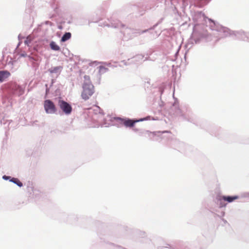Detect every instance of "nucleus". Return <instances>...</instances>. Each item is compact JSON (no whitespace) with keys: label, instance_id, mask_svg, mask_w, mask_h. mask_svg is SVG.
Wrapping results in <instances>:
<instances>
[{"label":"nucleus","instance_id":"nucleus-12","mask_svg":"<svg viewBox=\"0 0 249 249\" xmlns=\"http://www.w3.org/2000/svg\"><path fill=\"white\" fill-rule=\"evenodd\" d=\"M105 26L114 28H120L121 27L124 28V25L119 20L117 19L114 20L112 19L109 20V23H106Z\"/></svg>","mask_w":249,"mask_h":249},{"label":"nucleus","instance_id":"nucleus-43","mask_svg":"<svg viewBox=\"0 0 249 249\" xmlns=\"http://www.w3.org/2000/svg\"><path fill=\"white\" fill-rule=\"evenodd\" d=\"M155 7L154 6H153L152 7H151V6H149L148 5H146L145 7V8L146 9H151L152 8H154Z\"/></svg>","mask_w":249,"mask_h":249},{"label":"nucleus","instance_id":"nucleus-1","mask_svg":"<svg viewBox=\"0 0 249 249\" xmlns=\"http://www.w3.org/2000/svg\"><path fill=\"white\" fill-rule=\"evenodd\" d=\"M196 16L197 18H202L204 19L207 18L209 21V26L211 30L215 31L213 35L208 34L201 31H197L193 29V32L188 41L185 45V48L188 49L184 54V58L186 60V54L188 50L194 44H199L203 42L214 41L216 42L221 38L226 37L230 36H233L235 38L239 40L247 42L249 32H245L243 30L232 31L229 28L224 27L218 22L208 18L205 14L202 11H197L196 13Z\"/></svg>","mask_w":249,"mask_h":249},{"label":"nucleus","instance_id":"nucleus-46","mask_svg":"<svg viewBox=\"0 0 249 249\" xmlns=\"http://www.w3.org/2000/svg\"><path fill=\"white\" fill-rule=\"evenodd\" d=\"M140 130V129L136 128H134L133 129V130L134 132H138V133L139 132V130Z\"/></svg>","mask_w":249,"mask_h":249},{"label":"nucleus","instance_id":"nucleus-45","mask_svg":"<svg viewBox=\"0 0 249 249\" xmlns=\"http://www.w3.org/2000/svg\"><path fill=\"white\" fill-rule=\"evenodd\" d=\"M121 63H123L124 65L125 66H127L129 65V63H128L125 60H122L121 61Z\"/></svg>","mask_w":249,"mask_h":249},{"label":"nucleus","instance_id":"nucleus-59","mask_svg":"<svg viewBox=\"0 0 249 249\" xmlns=\"http://www.w3.org/2000/svg\"><path fill=\"white\" fill-rule=\"evenodd\" d=\"M111 67H115L116 66H114V65H112Z\"/></svg>","mask_w":249,"mask_h":249},{"label":"nucleus","instance_id":"nucleus-32","mask_svg":"<svg viewBox=\"0 0 249 249\" xmlns=\"http://www.w3.org/2000/svg\"><path fill=\"white\" fill-rule=\"evenodd\" d=\"M14 177L9 176L3 175L2 177V179L5 180H8L11 182L13 180Z\"/></svg>","mask_w":249,"mask_h":249},{"label":"nucleus","instance_id":"nucleus-21","mask_svg":"<svg viewBox=\"0 0 249 249\" xmlns=\"http://www.w3.org/2000/svg\"><path fill=\"white\" fill-rule=\"evenodd\" d=\"M223 200L224 201H227L228 203H231L235 200L240 198V196L237 195L234 196H222Z\"/></svg>","mask_w":249,"mask_h":249},{"label":"nucleus","instance_id":"nucleus-30","mask_svg":"<svg viewBox=\"0 0 249 249\" xmlns=\"http://www.w3.org/2000/svg\"><path fill=\"white\" fill-rule=\"evenodd\" d=\"M96 109H94L95 114L99 113L103 115L104 114V111L102 109H101L99 107L96 106Z\"/></svg>","mask_w":249,"mask_h":249},{"label":"nucleus","instance_id":"nucleus-11","mask_svg":"<svg viewBox=\"0 0 249 249\" xmlns=\"http://www.w3.org/2000/svg\"><path fill=\"white\" fill-rule=\"evenodd\" d=\"M27 191L30 195V196L35 199H38L41 196V194L39 191L35 189L32 186H27Z\"/></svg>","mask_w":249,"mask_h":249},{"label":"nucleus","instance_id":"nucleus-19","mask_svg":"<svg viewBox=\"0 0 249 249\" xmlns=\"http://www.w3.org/2000/svg\"><path fill=\"white\" fill-rule=\"evenodd\" d=\"M63 67L61 66L56 67H52L48 69V71L51 73H55L56 75H59L62 71Z\"/></svg>","mask_w":249,"mask_h":249},{"label":"nucleus","instance_id":"nucleus-35","mask_svg":"<svg viewBox=\"0 0 249 249\" xmlns=\"http://www.w3.org/2000/svg\"><path fill=\"white\" fill-rule=\"evenodd\" d=\"M32 40L31 39H29L28 38H26L24 41V43L27 46H29V44L31 43Z\"/></svg>","mask_w":249,"mask_h":249},{"label":"nucleus","instance_id":"nucleus-8","mask_svg":"<svg viewBox=\"0 0 249 249\" xmlns=\"http://www.w3.org/2000/svg\"><path fill=\"white\" fill-rule=\"evenodd\" d=\"M142 31L127 27L123 30H121V32L127 39H130L133 36L141 35L142 34H140V32H141Z\"/></svg>","mask_w":249,"mask_h":249},{"label":"nucleus","instance_id":"nucleus-18","mask_svg":"<svg viewBox=\"0 0 249 249\" xmlns=\"http://www.w3.org/2000/svg\"><path fill=\"white\" fill-rule=\"evenodd\" d=\"M10 75V72L7 70L0 71V82L4 81Z\"/></svg>","mask_w":249,"mask_h":249},{"label":"nucleus","instance_id":"nucleus-36","mask_svg":"<svg viewBox=\"0 0 249 249\" xmlns=\"http://www.w3.org/2000/svg\"><path fill=\"white\" fill-rule=\"evenodd\" d=\"M45 86L46 88V90H45L46 95H48L49 93L50 88L48 87V84H45Z\"/></svg>","mask_w":249,"mask_h":249},{"label":"nucleus","instance_id":"nucleus-20","mask_svg":"<svg viewBox=\"0 0 249 249\" xmlns=\"http://www.w3.org/2000/svg\"><path fill=\"white\" fill-rule=\"evenodd\" d=\"M211 0H195V6L198 8H202L206 5Z\"/></svg>","mask_w":249,"mask_h":249},{"label":"nucleus","instance_id":"nucleus-9","mask_svg":"<svg viewBox=\"0 0 249 249\" xmlns=\"http://www.w3.org/2000/svg\"><path fill=\"white\" fill-rule=\"evenodd\" d=\"M57 0H53V1L51 3V6L53 10L54 13H50L48 15V18L52 19L56 17L57 15L59 14L58 5Z\"/></svg>","mask_w":249,"mask_h":249},{"label":"nucleus","instance_id":"nucleus-15","mask_svg":"<svg viewBox=\"0 0 249 249\" xmlns=\"http://www.w3.org/2000/svg\"><path fill=\"white\" fill-rule=\"evenodd\" d=\"M214 202L216 203L219 208H224L226 206L227 204L223 200L222 196H217L213 200Z\"/></svg>","mask_w":249,"mask_h":249},{"label":"nucleus","instance_id":"nucleus-54","mask_svg":"<svg viewBox=\"0 0 249 249\" xmlns=\"http://www.w3.org/2000/svg\"><path fill=\"white\" fill-rule=\"evenodd\" d=\"M160 107H162L163 106V102L162 101H161V104H160Z\"/></svg>","mask_w":249,"mask_h":249},{"label":"nucleus","instance_id":"nucleus-42","mask_svg":"<svg viewBox=\"0 0 249 249\" xmlns=\"http://www.w3.org/2000/svg\"><path fill=\"white\" fill-rule=\"evenodd\" d=\"M20 56H21V57H26V56L27 57L28 55L26 54V53L24 52L23 53H20Z\"/></svg>","mask_w":249,"mask_h":249},{"label":"nucleus","instance_id":"nucleus-22","mask_svg":"<svg viewBox=\"0 0 249 249\" xmlns=\"http://www.w3.org/2000/svg\"><path fill=\"white\" fill-rule=\"evenodd\" d=\"M170 144L171 146L173 148H175L177 146H178V145H181L184 147L186 146V144L184 142H180L177 139H172Z\"/></svg>","mask_w":249,"mask_h":249},{"label":"nucleus","instance_id":"nucleus-56","mask_svg":"<svg viewBox=\"0 0 249 249\" xmlns=\"http://www.w3.org/2000/svg\"><path fill=\"white\" fill-rule=\"evenodd\" d=\"M58 28H59V29H61L62 28V27L61 26H58Z\"/></svg>","mask_w":249,"mask_h":249},{"label":"nucleus","instance_id":"nucleus-14","mask_svg":"<svg viewBox=\"0 0 249 249\" xmlns=\"http://www.w3.org/2000/svg\"><path fill=\"white\" fill-rule=\"evenodd\" d=\"M123 124L126 127L133 128L137 121H135V119H130L129 118L124 117L123 119Z\"/></svg>","mask_w":249,"mask_h":249},{"label":"nucleus","instance_id":"nucleus-28","mask_svg":"<svg viewBox=\"0 0 249 249\" xmlns=\"http://www.w3.org/2000/svg\"><path fill=\"white\" fill-rule=\"evenodd\" d=\"M188 146L186 145L185 147L182 146L181 145H178V146H177L174 149H177L178 151L182 153H185L186 152V149L187 148H188Z\"/></svg>","mask_w":249,"mask_h":249},{"label":"nucleus","instance_id":"nucleus-27","mask_svg":"<svg viewBox=\"0 0 249 249\" xmlns=\"http://www.w3.org/2000/svg\"><path fill=\"white\" fill-rule=\"evenodd\" d=\"M11 182L17 185L19 187H21L23 186L22 182L18 178L14 177Z\"/></svg>","mask_w":249,"mask_h":249},{"label":"nucleus","instance_id":"nucleus-6","mask_svg":"<svg viewBox=\"0 0 249 249\" xmlns=\"http://www.w3.org/2000/svg\"><path fill=\"white\" fill-rule=\"evenodd\" d=\"M44 110L47 114H55L57 108L54 103L50 99H47L44 102Z\"/></svg>","mask_w":249,"mask_h":249},{"label":"nucleus","instance_id":"nucleus-51","mask_svg":"<svg viewBox=\"0 0 249 249\" xmlns=\"http://www.w3.org/2000/svg\"><path fill=\"white\" fill-rule=\"evenodd\" d=\"M141 235L143 236L145 235V232L144 231H141Z\"/></svg>","mask_w":249,"mask_h":249},{"label":"nucleus","instance_id":"nucleus-26","mask_svg":"<svg viewBox=\"0 0 249 249\" xmlns=\"http://www.w3.org/2000/svg\"><path fill=\"white\" fill-rule=\"evenodd\" d=\"M139 7H141V5H140L129 4L127 6V8L128 9L127 10L129 12H132V11L137 10Z\"/></svg>","mask_w":249,"mask_h":249},{"label":"nucleus","instance_id":"nucleus-34","mask_svg":"<svg viewBox=\"0 0 249 249\" xmlns=\"http://www.w3.org/2000/svg\"><path fill=\"white\" fill-rule=\"evenodd\" d=\"M143 58H144V55H143L142 54H138L134 57V58L136 61L142 60L143 59Z\"/></svg>","mask_w":249,"mask_h":249},{"label":"nucleus","instance_id":"nucleus-24","mask_svg":"<svg viewBox=\"0 0 249 249\" xmlns=\"http://www.w3.org/2000/svg\"><path fill=\"white\" fill-rule=\"evenodd\" d=\"M71 37V34L70 32H65L60 39L61 42H65L69 40Z\"/></svg>","mask_w":249,"mask_h":249},{"label":"nucleus","instance_id":"nucleus-33","mask_svg":"<svg viewBox=\"0 0 249 249\" xmlns=\"http://www.w3.org/2000/svg\"><path fill=\"white\" fill-rule=\"evenodd\" d=\"M84 81L83 83L92 84V83L90 81V79L89 76L86 75L84 76Z\"/></svg>","mask_w":249,"mask_h":249},{"label":"nucleus","instance_id":"nucleus-29","mask_svg":"<svg viewBox=\"0 0 249 249\" xmlns=\"http://www.w3.org/2000/svg\"><path fill=\"white\" fill-rule=\"evenodd\" d=\"M99 72L101 74H104L109 71V69L103 66H100L99 67Z\"/></svg>","mask_w":249,"mask_h":249},{"label":"nucleus","instance_id":"nucleus-37","mask_svg":"<svg viewBox=\"0 0 249 249\" xmlns=\"http://www.w3.org/2000/svg\"><path fill=\"white\" fill-rule=\"evenodd\" d=\"M123 119H124V118H121L120 117H116L114 118V120L116 121H120L121 122V124H122L123 123Z\"/></svg>","mask_w":249,"mask_h":249},{"label":"nucleus","instance_id":"nucleus-13","mask_svg":"<svg viewBox=\"0 0 249 249\" xmlns=\"http://www.w3.org/2000/svg\"><path fill=\"white\" fill-rule=\"evenodd\" d=\"M170 132L169 131H162V132H160V131H158V132H150L148 130H143V129H140L138 132V135L140 136H142L143 135H145L146 134H152L153 136H156V135H158V136H160L161 134H162L163 133H169Z\"/></svg>","mask_w":249,"mask_h":249},{"label":"nucleus","instance_id":"nucleus-60","mask_svg":"<svg viewBox=\"0 0 249 249\" xmlns=\"http://www.w3.org/2000/svg\"><path fill=\"white\" fill-rule=\"evenodd\" d=\"M169 247V249H170V247Z\"/></svg>","mask_w":249,"mask_h":249},{"label":"nucleus","instance_id":"nucleus-25","mask_svg":"<svg viewBox=\"0 0 249 249\" xmlns=\"http://www.w3.org/2000/svg\"><path fill=\"white\" fill-rule=\"evenodd\" d=\"M50 47L53 51H59L60 50V47L53 41H52L50 43Z\"/></svg>","mask_w":249,"mask_h":249},{"label":"nucleus","instance_id":"nucleus-55","mask_svg":"<svg viewBox=\"0 0 249 249\" xmlns=\"http://www.w3.org/2000/svg\"><path fill=\"white\" fill-rule=\"evenodd\" d=\"M248 40H247V42H249V32L248 33Z\"/></svg>","mask_w":249,"mask_h":249},{"label":"nucleus","instance_id":"nucleus-23","mask_svg":"<svg viewBox=\"0 0 249 249\" xmlns=\"http://www.w3.org/2000/svg\"><path fill=\"white\" fill-rule=\"evenodd\" d=\"M163 20H164V18H161L157 22V23H156L155 24H154L153 26L151 27L149 29L142 30L141 32H140V34H144L146 32H148L150 30H154L156 28V27H157L163 21Z\"/></svg>","mask_w":249,"mask_h":249},{"label":"nucleus","instance_id":"nucleus-10","mask_svg":"<svg viewBox=\"0 0 249 249\" xmlns=\"http://www.w3.org/2000/svg\"><path fill=\"white\" fill-rule=\"evenodd\" d=\"M10 92L13 95L19 96L24 93V89L21 86L16 84L12 86Z\"/></svg>","mask_w":249,"mask_h":249},{"label":"nucleus","instance_id":"nucleus-52","mask_svg":"<svg viewBox=\"0 0 249 249\" xmlns=\"http://www.w3.org/2000/svg\"><path fill=\"white\" fill-rule=\"evenodd\" d=\"M162 249H169V247H162Z\"/></svg>","mask_w":249,"mask_h":249},{"label":"nucleus","instance_id":"nucleus-47","mask_svg":"<svg viewBox=\"0 0 249 249\" xmlns=\"http://www.w3.org/2000/svg\"><path fill=\"white\" fill-rule=\"evenodd\" d=\"M54 83V79H52L51 83V85H50V87L53 86V85Z\"/></svg>","mask_w":249,"mask_h":249},{"label":"nucleus","instance_id":"nucleus-48","mask_svg":"<svg viewBox=\"0 0 249 249\" xmlns=\"http://www.w3.org/2000/svg\"><path fill=\"white\" fill-rule=\"evenodd\" d=\"M159 92H160V95L162 94L163 92V89H159Z\"/></svg>","mask_w":249,"mask_h":249},{"label":"nucleus","instance_id":"nucleus-3","mask_svg":"<svg viewBox=\"0 0 249 249\" xmlns=\"http://www.w3.org/2000/svg\"><path fill=\"white\" fill-rule=\"evenodd\" d=\"M83 90L81 93V97L85 101L89 99L94 93V87L92 84L83 83L82 85Z\"/></svg>","mask_w":249,"mask_h":249},{"label":"nucleus","instance_id":"nucleus-4","mask_svg":"<svg viewBox=\"0 0 249 249\" xmlns=\"http://www.w3.org/2000/svg\"><path fill=\"white\" fill-rule=\"evenodd\" d=\"M58 105L65 115H69L71 114L72 108L70 103L60 98L58 101Z\"/></svg>","mask_w":249,"mask_h":249},{"label":"nucleus","instance_id":"nucleus-7","mask_svg":"<svg viewBox=\"0 0 249 249\" xmlns=\"http://www.w3.org/2000/svg\"><path fill=\"white\" fill-rule=\"evenodd\" d=\"M34 0H27V6L25 10L26 17L29 19V23H32L34 21L35 13L33 11L32 4Z\"/></svg>","mask_w":249,"mask_h":249},{"label":"nucleus","instance_id":"nucleus-58","mask_svg":"<svg viewBox=\"0 0 249 249\" xmlns=\"http://www.w3.org/2000/svg\"><path fill=\"white\" fill-rule=\"evenodd\" d=\"M79 24L80 25H83V24H82L81 23H79Z\"/></svg>","mask_w":249,"mask_h":249},{"label":"nucleus","instance_id":"nucleus-38","mask_svg":"<svg viewBox=\"0 0 249 249\" xmlns=\"http://www.w3.org/2000/svg\"><path fill=\"white\" fill-rule=\"evenodd\" d=\"M241 197H249V192L244 193L242 194Z\"/></svg>","mask_w":249,"mask_h":249},{"label":"nucleus","instance_id":"nucleus-2","mask_svg":"<svg viewBox=\"0 0 249 249\" xmlns=\"http://www.w3.org/2000/svg\"><path fill=\"white\" fill-rule=\"evenodd\" d=\"M174 109L175 110L173 114L175 116L180 117L183 121H187L198 125V122L197 121L196 116L188 106H181L180 108L174 105L171 110H174Z\"/></svg>","mask_w":249,"mask_h":249},{"label":"nucleus","instance_id":"nucleus-53","mask_svg":"<svg viewBox=\"0 0 249 249\" xmlns=\"http://www.w3.org/2000/svg\"><path fill=\"white\" fill-rule=\"evenodd\" d=\"M222 221L224 222V223H227V220L224 219H222Z\"/></svg>","mask_w":249,"mask_h":249},{"label":"nucleus","instance_id":"nucleus-16","mask_svg":"<svg viewBox=\"0 0 249 249\" xmlns=\"http://www.w3.org/2000/svg\"><path fill=\"white\" fill-rule=\"evenodd\" d=\"M64 221L71 224L75 223L78 220V217L76 215L71 214L68 215H64Z\"/></svg>","mask_w":249,"mask_h":249},{"label":"nucleus","instance_id":"nucleus-49","mask_svg":"<svg viewBox=\"0 0 249 249\" xmlns=\"http://www.w3.org/2000/svg\"><path fill=\"white\" fill-rule=\"evenodd\" d=\"M24 38V37L23 36H21L20 34L18 35V38L19 40H20L21 38Z\"/></svg>","mask_w":249,"mask_h":249},{"label":"nucleus","instance_id":"nucleus-40","mask_svg":"<svg viewBox=\"0 0 249 249\" xmlns=\"http://www.w3.org/2000/svg\"><path fill=\"white\" fill-rule=\"evenodd\" d=\"M225 215V212L223 211H222L219 214H217V216L219 217H222Z\"/></svg>","mask_w":249,"mask_h":249},{"label":"nucleus","instance_id":"nucleus-57","mask_svg":"<svg viewBox=\"0 0 249 249\" xmlns=\"http://www.w3.org/2000/svg\"><path fill=\"white\" fill-rule=\"evenodd\" d=\"M20 42H19L18 45V46H17V47H18L20 45Z\"/></svg>","mask_w":249,"mask_h":249},{"label":"nucleus","instance_id":"nucleus-41","mask_svg":"<svg viewBox=\"0 0 249 249\" xmlns=\"http://www.w3.org/2000/svg\"><path fill=\"white\" fill-rule=\"evenodd\" d=\"M146 118H141L138 120H137V119H135V121H137V122H142V121H146Z\"/></svg>","mask_w":249,"mask_h":249},{"label":"nucleus","instance_id":"nucleus-31","mask_svg":"<svg viewBox=\"0 0 249 249\" xmlns=\"http://www.w3.org/2000/svg\"><path fill=\"white\" fill-rule=\"evenodd\" d=\"M28 59L31 61L36 62L39 60V58L37 56H33L31 55H28Z\"/></svg>","mask_w":249,"mask_h":249},{"label":"nucleus","instance_id":"nucleus-50","mask_svg":"<svg viewBox=\"0 0 249 249\" xmlns=\"http://www.w3.org/2000/svg\"><path fill=\"white\" fill-rule=\"evenodd\" d=\"M145 118H146V121H147V120H149L150 119V116H147L146 117H145Z\"/></svg>","mask_w":249,"mask_h":249},{"label":"nucleus","instance_id":"nucleus-17","mask_svg":"<svg viewBox=\"0 0 249 249\" xmlns=\"http://www.w3.org/2000/svg\"><path fill=\"white\" fill-rule=\"evenodd\" d=\"M13 122L12 120H8L3 116L2 114H0V124L1 125L4 124L5 125L7 123H8L7 126H8L9 128L10 129L11 128H14V126H12L11 124Z\"/></svg>","mask_w":249,"mask_h":249},{"label":"nucleus","instance_id":"nucleus-5","mask_svg":"<svg viewBox=\"0 0 249 249\" xmlns=\"http://www.w3.org/2000/svg\"><path fill=\"white\" fill-rule=\"evenodd\" d=\"M200 126L203 129L207 131L211 135H214L216 137L219 134L220 128L214 125L208 124L206 122L203 123Z\"/></svg>","mask_w":249,"mask_h":249},{"label":"nucleus","instance_id":"nucleus-44","mask_svg":"<svg viewBox=\"0 0 249 249\" xmlns=\"http://www.w3.org/2000/svg\"><path fill=\"white\" fill-rule=\"evenodd\" d=\"M103 63L104 65H106V66H109V67H111V66H112V65H111V64L110 63H108V62H103Z\"/></svg>","mask_w":249,"mask_h":249},{"label":"nucleus","instance_id":"nucleus-39","mask_svg":"<svg viewBox=\"0 0 249 249\" xmlns=\"http://www.w3.org/2000/svg\"><path fill=\"white\" fill-rule=\"evenodd\" d=\"M42 24H43V23H42ZM43 24H46V25H49L50 26H53V22H52L51 21H49V20L45 21L43 23Z\"/></svg>","mask_w":249,"mask_h":249}]
</instances>
